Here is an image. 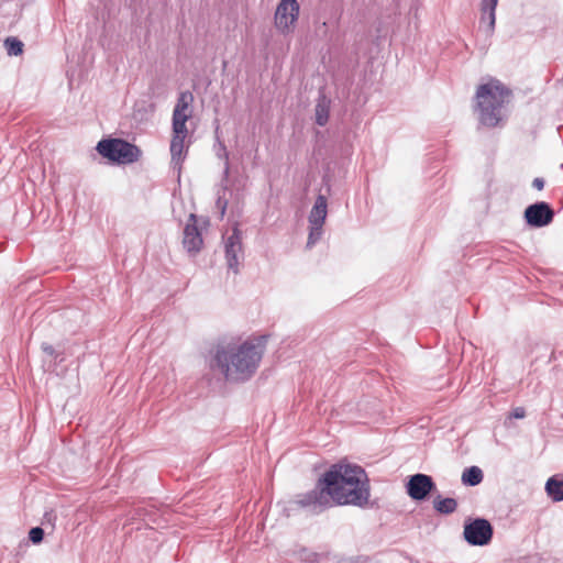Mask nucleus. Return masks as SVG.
<instances>
[{
    "instance_id": "1",
    "label": "nucleus",
    "mask_w": 563,
    "mask_h": 563,
    "mask_svg": "<svg viewBox=\"0 0 563 563\" xmlns=\"http://www.w3.org/2000/svg\"><path fill=\"white\" fill-rule=\"evenodd\" d=\"M369 496L365 470L356 464L340 462L332 464L311 490L298 494L294 504L312 515H319L335 505L363 508L367 506Z\"/></svg>"
},
{
    "instance_id": "2",
    "label": "nucleus",
    "mask_w": 563,
    "mask_h": 563,
    "mask_svg": "<svg viewBox=\"0 0 563 563\" xmlns=\"http://www.w3.org/2000/svg\"><path fill=\"white\" fill-rule=\"evenodd\" d=\"M267 336L236 344L218 345L211 358V368H217L229 382H245L256 372L263 357Z\"/></svg>"
},
{
    "instance_id": "3",
    "label": "nucleus",
    "mask_w": 563,
    "mask_h": 563,
    "mask_svg": "<svg viewBox=\"0 0 563 563\" xmlns=\"http://www.w3.org/2000/svg\"><path fill=\"white\" fill-rule=\"evenodd\" d=\"M512 91L498 79H490L477 87L475 112L478 123L486 128L503 126L508 119L507 104Z\"/></svg>"
},
{
    "instance_id": "4",
    "label": "nucleus",
    "mask_w": 563,
    "mask_h": 563,
    "mask_svg": "<svg viewBox=\"0 0 563 563\" xmlns=\"http://www.w3.org/2000/svg\"><path fill=\"white\" fill-rule=\"evenodd\" d=\"M97 152L104 158L117 164H132L141 156V150L122 139H103L96 146Z\"/></svg>"
},
{
    "instance_id": "5",
    "label": "nucleus",
    "mask_w": 563,
    "mask_h": 563,
    "mask_svg": "<svg viewBox=\"0 0 563 563\" xmlns=\"http://www.w3.org/2000/svg\"><path fill=\"white\" fill-rule=\"evenodd\" d=\"M494 534L492 523L485 518H468L464 522V540L473 547H484L490 543Z\"/></svg>"
},
{
    "instance_id": "6",
    "label": "nucleus",
    "mask_w": 563,
    "mask_h": 563,
    "mask_svg": "<svg viewBox=\"0 0 563 563\" xmlns=\"http://www.w3.org/2000/svg\"><path fill=\"white\" fill-rule=\"evenodd\" d=\"M300 5L297 0H280L275 11V25L282 33H288L298 20Z\"/></svg>"
},
{
    "instance_id": "7",
    "label": "nucleus",
    "mask_w": 563,
    "mask_h": 563,
    "mask_svg": "<svg viewBox=\"0 0 563 563\" xmlns=\"http://www.w3.org/2000/svg\"><path fill=\"white\" fill-rule=\"evenodd\" d=\"M523 217L529 227L543 228L553 221L554 210L548 202L538 201L526 208Z\"/></svg>"
},
{
    "instance_id": "8",
    "label": "nucleus",
    "mask_w": 563,
    "mask_h": 563,
    "mask_svg": "<svg viewBox=\"0 0 563 563\" xmlns=\"http://www.w3.org/2000/svg\"><path fill=\"white\" fill-rule=\"evenodd\" d=\"M437 489L435 483L430 475L417 473L411 475L406 484V490L413 500H424Z\"/></svg>"
},
{
    "instance_id": "9",
    "label": "nucleus",
    "mask_w": 563,
    "mask_h": 563,
    "mask_svg": "<svg viewBox=\"0 0 563 563\" xmlns=\"http://www.w3.org/2000/svg\"><path fill=\"white\" fill-rule=\"evenodd\" d=\"M183 245L190 255L199 253L203 245L201 232L197 225V216L195 213L189 214L188 222L184 228Z\"/></svg>"
},
{
    "instance_id": "10",
    "label": "nucleus",
    "mask_w": 563,
    "mask_h": 563,
    "mask_svg": "<svg viewBox=\"0 0 563 563\" xmlns=\"http://www.w3.org/2000/svg\"><path fill=\"white\" fill-rule=\"evenodd\" d=\"M194 95L186 90L181 91L177 98L174 111H173V123L172 125L176 126V129L180 130L183 126H186V122L192 114V104Z\"/></svg>"
},
{
    "instance_id": "11",
    "label": "nucleus",
    "mask_w": 563,
    "mask_h": 563,
    "mask_svg": "<svg viewBox=\"0 0 563 563\" xmlns=\"http://www.w3.org/2000/svg\"><path fill=\"white\" fill-rule=\"evenodd\" d=\"M224 252L228 268L236 274L240 254H242V238L238 227L233 228L232 234L225 239Z\"/></svg>"
},
{
    "instance_id": "12",
    "label": "nucleus",
    "mask_w": 563,
    "mask_h": 563,
    "mask_svg": "<svg viewBox=\"0 0 563 563\" xmlns=\"http://www.w3.org/2000/svg\"><path fill=\"white\" fill-rule=\"evenodd\" d=\"M173 128V137L170 142V155H172V164L174 168L180 169V164L186 156L185 151V139L188 135L187 126H183L180 130Z\"/></svg>"
},
{
    "instance_id": "13",
    "label": "nucleus",
    "mask_w": 563,
    "mask_h": 563,
    "mask_svg": "<svg viewBox=\"0 0 563 563\" xmlns=\"http://www.w3.org/2000/svg\"><path fill=\"white\" fill-rule=\"evenodd\" d=\"M328 214V201L323 195H318L312 206L308 220L309 224H324Z\"/></svg>"
},
{
    "instance_id": "14",
    "label": "nucleus",
    "mask_w": 563,
    "mask_h": 563,
    "mask_svg": "<svg viewBox=\"0 0 563 563\" xmlns=\"http://www.w3.org/2000/svg\"><path fill=\"white\" fill-rule=\"evenodd\" d=\"M497 3H498V0H482L481 23L487 22V33L488 34H492L495 30Z\"/></svg>"
},
{
    "instance_id": "15",
    "label": "nucleus",
    "mask_w": 563,
    "mask_h": 563,
    "mask_svg": "<svg viewBox=\"0 0 563 563\" xmlns=\"http://www.w3.org/2000/svg\"><path fill=\"white\" fill-rule=\"evenodd\" d=\"M330 104L331 100L323 92H320L314 107L316 123L318 125L324 126L328 123Z\"/></svg>"
},
{
    "instance_id": "16",
    "label": "nucleus",
    "mask_w": 563,
    "mask_h": 563,
    "mask_svg": "<svg viewBox=\"0 0 563 563\" xmlns=\"http://www.w3.org/2000/svg\"><path fill=\"white\" fill-rule=\"evenodd\" d=\"M545 492L553 501L563 500V476L554 475L545 483Z\"/></svg>"
},
{
    "instance_id": "17",
    "label": "nucleus",
    "mask_w": 563,
    "mask_h": 563,
    "mask_svg": "<svg viewBox=\"0 0 563 563\" xmlns=\"http://www.w3.org/2000/svg\"><path fill=\"white\" fill-rule=\"evenodd\" d=\"M484 474L478 466L466 467L463 473L461 481L465 486H477L483 482Z\"/></svg>"
},
{
    "instance_id": "18",
    "label": "nucleus",
    "mask_w": 563,
    "mask_h": 563,
    "mask_svg": "<svg viewBox=\"0 0 563 563\" xmlns=\"http://www.w3.org/2000/svg\"><path fill=\"white\" fill-rule=\"evenodd\" d=\"M433 508L441 515H451L456 510L457 501L452 497L442 498L438 495L433 499Z\"/></svg>"
},
{
    "instance_id": "19",
    "label": "nucleus",
    "mask_w": 563,
    "mask_h": 563,
    "mask_svg": "<svg viewBox=\"0 0 563 563\" xmlns=\"http://www.w3.org/2000/svg\"><path fill=\"white\" fill-rule=\"evenodd\" d=\"M4 46L10 56H19L23 53V43L16 37L5 38Z\"/></svg>"
},
{
    "instance_id": "20",
    "label": "nucleus",
    "mask_w": 563,
    "mask_h": 563,
    "mask_svg": "<svg viewBox=\"0 0 563 563\" xmlns=\"http://www.w3.org/2000/svg\"><path fill=\"white\" fill-rule=\"evenodd\" d=\"M309 235L307 241V247L313 246L322 236V227L323 224H309Z\"/></svg>"
},
{
    "instance_id": "21",
    "label": "nucleus",
    "mask_w": 563,
    "mask_h": 563,
    "mask_svg": "<svg viewBox=\"0 0 563 563\" xmlns=\"http://www.w3.org/2000/svg\"><path fill=\"white\" fill-rule=\"evenodd\" d=\"M29 539L34 544L41 543L44 539V530L41 527H33L29 531Z\"/></svg>"
},
{
    "instance_id": "22",
    "label": "nucleus",
    "mask_w": 563,
    "mask_h": 563,
    "mask_svg": "<svg viewBox=\"0 0 563 563\" xmlns=\"http://www.w3.org/2000/svg\"><path fill=\"white\" fill-rule=\"evenodd\" d=\"M218 156L219 157H223L224 161H225V164H224V177L228 178L229 176V170H230V166H229V153L227 151V147L225 145L219 141V152H218Z\"/></svg>"
},
{
    "instance_id": "23",
    "label": "nucleus",
    "mask_w": 563,
    "mask_h": 563,
    "mask_svg": "<svg viewBox=\"0 0 563 563\" xmlns=\"http://www.w3.org/2000/svg\"><path fill=\"white\" fill-rule=\"evenodd\" d=\"M300 558L305 562L317 563L319 561V559H320V554L317 553V552H312V551H308V550H302L301 554H300Z\"/></svg>"
},
{
    "instance_id": "24",
    "label": "nucleus",
    "mask_w": 563,
    "mask_h": 563,
    "mask_svg": "<svg viewBox=\"0 0 563 563\" xmlns=\"http://www.w3.org/2000/svg\"><path fill=\"white\" fill-rule=\"evenodd\" d=\"M216 207L220 210L221 218L225 214L228 200L221 196L218 197Z\"/></svg>"
},
{
    "instance_id": "25",
    "label": "nucleus",
    "mask_w": 563,
    "mask_h": 563,
    "mask_svg": "<svg viewBox=\"0 0 563 563\" xmlns=\"http://www.w3.org/2000/svg\"><path fill=\"white\" fill-rule=\"evenodd\" d=\"M42 351L49 356H54L55 358H58L59 356V354L56 353L54 346L47 343L42 344Z\"/></svg>"
},
{
    "instance_id": "26",
    "label": "nucleus",
    "mask_w": 563,
    "mask_h": 563,
    "mask_svg": "<svg viewBox=\"0 0 563 563\" xmlns=\"http://www.w3.org/2000/svg\"><path fill=\"white\" fill-rule=\"evenodd\" d=\"M526 417V410L523 407H516L511 412H510V418H515V419H522Z\"/></svg>"
},
{
    "instance_id": "27",
    "label": "nucleus",
    "mask_w": 563,
    "mask_h": 563,
    "mask_svg": "<svg viewBox=\"0 0 563 563\" xmlns=\"http://www.w3.org/2000/svg\"><path fill=\"white\" fill-rule=\"evenodd\" d=\"M532 186L538 190H542L544 188V179L540 177L534 178Z\"/></svg>"
},
{
    "instance_id": "28",
    "label": "nucleus",
    "mask_w": 563,
    "mask_h": 563,
    "mask_svg": "<svg viewBox=\"0 0 563 563\" xmlns=\"http://www.w3.org/2000/svg\"><path fill=\"white\" fill-rule=\"evenodd\" d=\"M338 563H354V561L351 559H343V560L338 561Z\"/></svg>"
},
{
    "instance_id": "29",
    "label": "nucleus",
    "mask_w": 563,
    "mask_h": 563,
    "mask_svg": "<svg viewBox=\"0 0 563 563\" xmlns=\"http://www.w3.org/2000/svg\"><path fill=\"white\" fill-rule=\"evenodd\" d=\"M561 167L563 168V164H562V166H561Z\"/></svg>"
}]
</instances>
